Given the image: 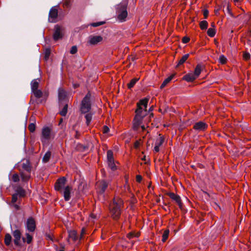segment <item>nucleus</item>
Wrapping results in <instances>:
<instances>
[{
	"label": "nucleus",
	"mask_w": 251,
	"mask_h": 251,
	"mask_svg": "<svg viewBox=\"0 0 251 251\" xmlns=\"http://www.w3.org/2000/svg\"><path fill=\"white\" fill-rule=\"evenodd\" d=\"M149 99L145 98L141 100L137 103V109L135 110V116L133 120V128L137 129L141 124L143 118L147 115V105Z\"/></svg>",
	"instance_id": "obj_1"
},
{
	"label": "nucleus",
	"mask_w": 251,
	"mask_h": 251,
	"mask_svg": "<svg viewBox=\"0 0 251 251\" xmlns=\"http://www.w3.org/2000/svg\"><path fill=\"white\" fill-rule=\"evenodd\" d=\"M123 204V201L121 199L115 198L113 202L110 205V215L114 220H118L120 218Z\"/></svg>",
	"instance_id": "obj_2"
},
{
	"label": "nucleus",
	"mask_w": 251,
	"mask_h": 251,
	"mask_svg": "<svg viewBox=\"0 0 251 251\" xmlns=\"http://www.w3.org/2000/svg\"><path fill=\"white\" fill-rule=\"evenodd\" d=\"M54 134L52 132V129L49 126H44L41 130L40 140L43 145L48 144L49 141L53 139Z\"/></svg>",
	"instance_id": "obj_3"
},
{
	"label": "nucleus",
	"mask_w": 251,
	"mask_h": 251,
	"mask_svg": "<svg viewBox=\"0 0 251 251\" xmlns=\"http://www.w3.org/2000/svg\"><path fill=\"white\" fill-rule=\"evenodd\" d=\"M90 98L91 94L88 93L82 100L80 108V110L82 113H86L90 111L91 108Z\"/></svg>",
	"instance_id": "obj_4"
},
{
	"label": "nucleus",
	"mask_w": 251,
	"mask_h": 251,
	"mask_svg": "<svg viewBox=\"0 0 251 251\" xmlns=\"http://www.w3.org/2000/svg\"><path fill=\"white\" fill-rule=\"evenodd\" d=\"M117 12L118 13V20L121 22L125 21L127 16L126 4H120L118 5L117 8Z\"/></svg>",
	"instance_id": "obj_5"
},
{
	"label": "nucleus",
	"mask_w": 251,
	"mask_h": 251,
	"mask_svg": "<svg viewBox=\"0 0 251 251\" xmlns=\"http://www.w3.org/2000/svg\"><path fill=\"white\" fill-rule=\"evenodd\" d=\"M66 178L65 177H61L58 179L54 185L55 190L62 192L66 185Z\"/></svg>",
	"instance_id": "obj_6"
},
{
	"label": "nucleus",
	"mask_w": 251,
	"mask_h": 251,
	"mask_svg": "<svg viewBox=\"0 0 251 251\" xmlns=\"http://www.w3.org/2000/svg\"><path fill=\"white\" fill-rule=\"evenodd\" d=\"M108 185V182L105 180H101L97 182L96 188L98 193L102 194L106 190Z\"/></svg>",
	"instance_id": "obj_7"
},
{
	"label": "nucleus",
	"mask_w": 251,
	"mask_h": 251,
	"mask_svg": "<svg viewBox=\"0 0 251 251\" xmlns=\"http://www.w3.org/2000/svg\"><path fill=\"white\" fill-rule=\"evenodd\" d=\"M58 17V9L56 7H52L50 9L49 15V21L51 23L57 22Z\"/></svg>",
	"instance_id": "obj_8"
},
{
	"label": "nucleus",
	"mask_w": 251,
	"mask_h": 251,
	"mask_svg": "<svg viewBox=\"0 0 251 251\" xmlns=\"http://www.w3.org/2000/svg\"><path fill=\"white\" fill-rule=\"evenodd\" d=\"M63 28L61 26L58 25H55L54 32L53 35L54 40L57 41L61 39L63 37Z\"/></svg>",
	"instance_id": "obj_9"
},
{
	"label": "nucleus",
	"mask_w": 251,
	"mask_h": 251,
	"mask_svg": "<svg viewBox=\"0 0 251 251\" xmlns=\"http://www.w3.org/2000/svg\"><path fill=\"white\" fill-rule=\"evenodd\" d=\"M167 195L172 200L174 201L177 204L180 209H183V203L179 196L172 192L168 193Z\"/></svg>",
	"instance_id": "obj_10"
},
{
	"label": "nucleus",
	"mask_w": 251,
	"mask_h": 251,
	"mask_svg": "<svg viewBox=\"0 0 251 251\" xmlns=\"http://www.w3.org/2000/svg\"><path fill=\"white\" fill-rule=\"evenodd\" d=\"M73 188L72 186L67 185L64 187L62 192H61L64 197L65 201H69L71 199V193L72 191Z\"/></svg>",
	"instance_id": "obj_11"
},
{
	"label": "nucleus",
	"mask_w": 251,
	"mask_h": 251,
	"mask_svg": "<svg viewBox=\"0 0 251 251\" xmlns=\"http://www.w3.org/2000/svg\"><path fill=\"white\" fill-rule=\"evenodd\" d=\"M207 128V125L203 122H198L193 126V128L198 131H204Z\"/></svg>",
	"instance_id": "obj_12"
},
{
	"label": "nucleus",
	"mask_w": 251,
	"mask_h": 251,
	"mask_svg": "<svg viewBox=\"0 0 251 251\" xmlns=\"http://www.w3.org/2000/svg\"><path fill=\"white\" fill-rule=\"evenodd\" d=\"M26 227L28 231L33 232L36 227L35 221L32 218H29L26 222Z\"/></svg>",
	"instance_id": "obj_13"
},
{
	"label": "nucleus",
	"mask_w": 251,
	"mask_h": 251,
	"mask_svg": "<svg viewBox=\"0 0 251 251\" xmlns=\"http://www.w3.org/2000/svg\"><path fill=\"white\" fill-rule=\"evenodd\" d=\"M102 40V37L101 36H90L89 37L88 43L90 45H95L101 42Z\"/></svg>",
	"instance_id": "obj_14"
},
{
	"label": "nucleus",
	"mask_w": 251,
	"mask_h": 251,
	"mask_svg": "<svg viewBox=\"0 0 251 251\" xmlns=\"http://www.w3.org/2000/svg\"><path fill=\"white\" fill-rule=\"evenodd\" d=\"M164 142V138L163 137L161 136L160 135H159V137L157 138L155 141V146L153 149V151L155 152H158L160 151L159 147L163 145Z\"/></svg>",
	"instance_id": "obj_15"
},
{
	"label": "nucleus",
	"mask_w": 251,
	"mask_h": 251,
	"mask_svg": "<svg viewBox=\"0 0 251 251\" xmlns=\"http://www.w3.org/2000/svg\"><path fill=\"white\" fill-rule=\"evenodd\" d=\"M13 236L14 237V244L18 246L20 244V241L21 239V234L19 230H15L13 233Z\"/></svg>",
	"instance_id": "obj_16"
},
{
	"label": "nucleus",
	"mask_w": 251,
	"mask_h": 251,
	"mask_svg": "<svg viewBox=\"0 0 251 251\" xmlns=\"http://www.w3.org/2000/svg\"><path fill=\"white\" fill-rule=\"evenodd\" d=\"M76 232L75 230H71L69 232V236L67 241L68 243H71V240L75 241L77 239Z\"/></svg>",
	"instance_id": "obj_17"
},
{
	"label": "nucleus",
	"mask_w": 251,
	"mask_h": 251,
	"mask_svg": "<svg viewBox=\"0 0 251 251\" xmlns=\"http://www.w3.org/2000/svg\"><path fill=\"white\" fill-rule=\"evenodd\" d=\"M197 77L194 74L190 73L184 76L183 79L188 82H192L195 80Z\"/></svg>",
	"instance_id": "obj_18"
},
{
	"label": "nucleus",
	"mask_w": 251,
	"mask_h": 251,
	"mask_svg": "<svg viewBox=\"0 0 251 251\" xmlns=\"http://www.w3.org/2000/svg\"><path fill=\"white\" fill-rule=\"evenodd\" d=\"M66 98V92L62 89L58 90V100L59 102L65 100Z\"/></svg>",
	"instance_id": "obj_19"
},
{
	"label": "nucleus",
	"mask_w": 251,
	"mask_h": 251,
	"mask_svg": "<svg viewBox=\"0 0 251 251\" xmlns=\"http://www.w3.org/2000/svg\"><path fill=\"white\" fill-rule=\"evenodd\" d=\"M16 193L20 197H23L25 196V190L20 186H17L15 189Z\"/></svg>",
	"instance_id": "obj_20"
},
{
	"label": "nucleus",
	"mask_w": 251,
	"mask_h": 251,
	"mask_svg": "<svg viewBox=\"0 0 251 251\" xmlns=\"http://www.w3.org/2000/svg\"><path fill=\"white\" fill-rule=\"evenodd\" d=\"M175 75H172L167 78H166L160 86V89L164 88L173 78Z\"/></svg>",
	"instance_id": "obj_21"
},
{
	"label": "nucleus",
	"mask_w": 251,
	"mask_h": 251,
	"mask_svg": "<svg viewBox=\"0 0 251 251\" xmlns=\"http://www.w3.org/2000/svg\"><path fill=\"white\" fill-rule=\"evenodd\" d=\"M30 173H28L26 172V173L21 172L20 173L22 179L23 181L26 182L30 178Z\"/></svg>",
	"instance_id": "obj_22"
},
{
	"label": "nucleus",
	"mask_w": 251,
	"mask_h": 251,
	"mask_svg": "<svg viewBox=\"0 0 251 251\" xmlns=\"http://www.w3.org/2000/svg\"><path fill=\"white\" fill-rule=\"evenodd\" d=\"M202 65L201 64H198L197 65L196 67L195 68V71H194V75L195 76H196L197 77L199 76L200 74L201 73V70H202Z\"/></svg>",
	"instance_id": "obj_23"
},
{
	"label": "nucleus",
	"mask_w": 251,
	"mask_h": 251,
	"mask_svg": "<svg viewBox=\"0 0 251 251\" xmlns=\"http://www.w3.org/2000/svg\"><path fill=\"white\" fill-rule=\"evenodd\" d=\"M39 80L34 79L33 80L31 83V90H34L37 89L39 86Z\"/></svg>",
	"instance_id": "obj_24"
},
{
	"label": "nucleus",
	"mask_w": 251,
	"mask_h": 251,
	"mask_svg": "<svg viewBox=\"0 0 251 251\" xmlns=\"http://www.w3.org/2000/svg\"><path fill=\"white\" fill-rule=\"evenodd\" d=\"M189 54H186L184 55L183 56H182V57L179 60L177 66H179V65L183 64L186 61V60L188 59V58L189 57Z\"/></svg>",
	"instance_id": "obj_25"
},
{
	"label": "nucleus",
	"mask_w": 251,
	"mask_h": 251,
	"mask_svg": "<svg viewBox=\"0 0 251 251\" xmlns=\"http://www.w3.org/2000/svg\"><path fill=\"white\" fill-rule=\"evenodd\" d=\"M51 154V153L50 151H47L45 153V154L44 155V156L43 158V162H44V163L48 162L50 158Z\"/></svg>",
	"instance_id": "obj_26"
},
{
	"label": "nucleus",
	"mask_w": 251,
	"mask_h": 251,
	"mask_svg": "<svg viewBox=\"0 0 251 251\" xmlns=\"http://www.w3.org/2000/svg\"><path fill=\"white\" fill-rule=\"evenodd\" d=\"M23 240L24 242H26L28 244H30L32 240V237L31 235H29L28 233H26L25 237H23Z\"/></svg>",
	"instance_id": "obj_27"
},
{
	"label": "nucleus",
	"mask_w": 251,
	"mask_h": 251,
	"mask_svg": "<svg viewBox=\"0 0 251 251\" xmlns=\"http://www.w3.org/2000/svg\"><path fill=\"white\" fill-rule=\"evenodd\" d=\"M32 93H33L34 96L37 98H40L42 97L43 93L42 92L37 89L34 90L32 91Z\"/></svg>",
	"instance_id": "obj_28"
},
{
	"label": "nucleus",
	"mask_w": 251,
	"mask_h": 251,
	"mask_svg": "<svg viewBox=\"0 0 251 251\" xmlns=\"http://www.w3.org/2000/svg\"><path fill=\"white\" fill-rule=\"evenodd\" d=\"M86 113L87 114L85 115V118L86 120V124L87 126H88L90 124V122L91 121L93 114L91 112H88Z\"/></svg>",
	"instance_id": "obj_29"
},
{
	"label": "nucleus",
	"mask_w": 251,
	"mask_h": 251,
	"mask_svg": "<svg viewBox=\"0 0 251 251\" xmlns=\"http://www.w3.org/2000/svg\"><path fill=\"white\" fill-rule=\"evenodd\" d=\"M68 104L65 103L62 109L59 112V114L62 116H65L67 113Z\"/></svg>",
	"instance_id": "obj_30"
},
{
	"label": "nucleus",
	"mask_w": 251,
	"mask_h": 251,
	"mask_svg": "<svg viewBox=\"0 0 251 251\" xmlns=\"http://www.w3.org/2000/svg\"><path fill=\"white\" fill-rule=\"evenodd\" d=\"M170 231L169 229H166L162 235V241L165 242L168 239Z\"/></svg>",
	"instance_id": "obj_31"
},
{
	"label": "nucleus",
	"mask_w": 251,
	"mask_h": 251,
	"mask_svg": "<svg viewBox=\"0 0 251 251\" xmlns=\"http://www.w3.org/2000/svg\"><path fill=\"white\" fill-rule=\"evenodd\" d=\"M11 241V236L9 234H6L5 236L4 243L6 245L8 246L10 244Z\"/></svg>",
	"instance_id": "obj_32"
},
{
	"label": "nucleus",
	"mask_w": 251,
	"mask_h": 251,
	"mask_svg": "<svg viewBox=\"0 0 251 251\" xmlns=\"http://www.w3.org/2000/svg\"><path fill=\"white\" fill-rule=\"evenodd\" d=\"M207 33L209 36H210L211 37H214L216 34V31H215V28H208Z\"/></svg>",
	"instance_id": "obj_33"
},
{
	"label": "nucleus",
	"mask_w": 251,
	"mask_h": 251,
	"mask_svg": "<svg viewBox=\"0 0 251 251\" xmlns=\"http://www.w3.org/2000/svg\"><path fill=\"white\" fill-rule=\"evenodd\" d=\"M138 80V78H133L132 79H131L130 82L127 85L128 88L131 89L132 87H133V86H134V85L135 84V83L137 82V81Z\"/></svg>",
	"instance_id": "obj_34"
},
{
	"label": "nucleus",
	"mask_w": 251,
	"mask_h": 251,
	"mask_svg": "<svg viewBox=\"0 0 251 251\" xmlns=\"http://www.w3.org/2000/svg\"><path fill=\"white\" fill-rule=\"evenodd\" d=\"M208 26V23L206 21H202L200 23V26L202 30L206 29Z\"/></svg>",
	"instance_id": "obj_35"
},
{
	"label": "nucleus",
	"mask_w": 251,
	"mask_h": 251,
	"mask_svg": "<svg viewBox=\"0 0 251 251\" xmlns=\"http://www.w3.org/2000/svg\"><path fill=\"white\" fill-rule=\"evenodd\" d=\"M108 166L110 168V169L112 170H115L116 169V166L115 164L114 160H110L107 161Z\"/></svg>",
	"instance_id": "obj_36"
},
{
	"label": "nucleus",
	"mask_w": 251,
	"mask_h": 251,
	"mask_svg": "<svg viewBox=\"0 0 251 251\" xmlns=\"http://www.w3.org/2000/svg\"><path fill=\"white\" fill-rule=\"evenodd\" d=\"M22 167L27 173H30V172L31 171V168L29 165V163L28 162H26V163H23L22 165Z\"/></svg>",
	"instance_id": "obj_37"
},
{
	"label": "nucleus",
	"mask_w": 251,
	"mask_h": 251,
	"mask_svg": "<svg viewBox=\"0 0 251 251\" xmlns=\"http://www.w3.org/2000/svg\"><path fill=\"white\" fill-rule=\"evenodd\" d=\"M107 161L114 160L113 152L111 150L107 151Z\"/></svg>",
	"instance_id": "obj_38"
},
{
	"label": "nucleus",
	"mask_w": 251,
	"mask_h": 251,
	"mask_svg": "<svg viewBox=\"0 0 251 251\" xmlns=\"http://www.w3.org/2000/svg\"><path fill=\"white\" fill-rule=\"evenodd\" d=\"M28 129L31 132H33L35 130L36 125L35 123H30L28 125Z\"/></svg>",
	"instance_id": "obj_39"
},
{
	"label": "nucleus",
	"mask_w": 251,
	"mask_h": 251,
	"mask_svg": "<svg viewBox=\"0 0 251 251\" xmlns=\"http://www.w3.org/2000/svg\"><path fill=\"white\" fill-rule=\"evenodd\" d=\"M226 58L224 55H221L219 57V62L222 64H225L226 62Z\"/></svg>",
	"instance_id": "obj_40"
},
{
	"label": "nucleus",
	"mask_w": 251,
	"mask_h": 251,
	"mask_svg": "<svg viewBox=\"0 0 251 251\" xmlns=\"http://www.w3.org/2000/svg\"><path fill=\"white\" fill-rule=\"evenodd\" d=\"M55 250L57 251H64L65 247L63 244H60L58 246H55Z\"/></svg>",
	"instance_id": "obj_41"
},
{
	"label": "nucleus",
	"mask_w": 251,
	"mask_h": 251,
	"mask_svg": "<svg viewBox=\"0 0 251 251\" xmlns=\"http://www.w3.org/2000/svg\"><path fill=\"white\" fill-rule=\"evenodd\" d=\"M12 180L15 182H18L20 180L19 175L17 174H13L12 176Z\"/></svg>",
	"instance_id": "obj_42"
},
{
	"label": "nucleus",
	"mask_w": 251,
	"mask_h": 251,
	"mask_svg": "<svg viewBox=\"0 0 251 251\" xmlns=\"http://www.w3.org/2000/svg\"><path fill=\"white\" fill-rule=\"evenodd\" d=\"M105 23L104 22H97V23H93L91 24V25L93 27H97L100 25H102Z\"/></svg>",
	"instance_id": "obj_43"
},
{
	"label": "nucleus",
	"mask_w": 251,
	"mask_h": 251,
	"mask_svg": "<svg viewBox=\"0 0 251 251\" xmlns=\"http://www.w3.org/2000/svg\"><path fill=\"white\" fill-rule=\"evenodd\" d=\"M77 51V48L76 46H73L70 50V53L72 54L76 53Z\"/></svg>",
	"instance_id": "obj_44"
},
{
	"label": "nucleus",
	"mask_w": 251,
	"mask_h": 251,
	"mask_svg": "<svg viewBox=\"0 0 251 251\" xmlns=\"http://www.w3.org/2000/svg\"><path fill=\"white\" fill-rule=\"evenodd\" d=\"M19 196L17 195V194H14L13 195H12V203H15L17 201H18V197Z\"/></svg>",
	"instance_id": "obj_45"
},
{
	"label": "nucleus",
	"mask_w": 251,
	"mask_h": 251,
	"mask_svg": "<svg viewBox=\"0 0 251 251\" xmlns=\"http://www.w3.org/2000/svg\"><path fill=\"white\" fill-rule=\"evenodd\" d=\"M50 50L49 49H47L46 50L45 52V58L46 60H48L49 58V56L50 55Z\"/></svg>",
	"instance_id": "obj_46"
},
{
	"label": "nucleus",
	"mask_w": 251,
	"mask_h": 251,
	"mask_svg": "<svg viewBox=\"0 0 251 251\" xmlns=\"http://www.w3.org/2000/svg\"><path fill=\"white\" fill-rule=\"evenodd\" d=\"M251 55L249 52H244L243 53V58L245 60H248L250 58Z\"/></svg>",
	"instance_id": "obj_47"
},
{
	"label": "nucleus",
	"mask_w": 251,
	"mask_h": 251,
	"mask_svg": "<svg viewBox=\"0 0 251 251\" xmlns=\"http://www.w3.org/2000/svg\"><path fill=\"white\" fill-rule=\"evenodd\" d=\"M109 131V128L107 126H103L102 131H103V133H107Z\"/></svg>",
	"instance_id": "obj_48"
},
{
	"label": "nucleus",
	"mask_w": 251,
	"mask_h": 251,
	"mask_svg": "<svg viewBox=\"0 0 251 251\" xmlns=\"http://www.w3.org/2000/svg\"><path fill=\"white\" fill-rule=\"evenodd\" d=\"M142 179V177L140 175H137L136 177V181L140 183Z\"/></svg>",
	"instance_id": "obj_49"
},
{
	"label": "nucleus",
	"mask_w": 251,
	"mask_h": 251,
	"mask_svg": "<svg viewBox=\"0 0 251 251\" xmlns=\"http://www.w3.org/2000/svg\"><path fill=\"white\" fill-rule=\"evenodd\" d=\"M140 145V141H136L134 144V147L136 149H137L139 147Z\"/></svg>",
	"instance_id": "obj_50"
},
{
	"label": "nucleus",
	"mask_w": 251,
	"mask_h": 251,
	"mask_svg": "<svg viewBox=\"0 0 251 251\" xmlns=\"http://www.w3.org/2000/svg\"><path fill=\"white\" fill-rule=\"evenodd\" d=\"M189 38H188V37H183V39H182V42L183 43H188L189 41Z\"/></svg>",
	"instance_id": "obj_51"
},
{
	"label": "nucleus",
	"mask_w": 251,
	"mask_h": 251,
	"mask_svg": "<svg viewBox=\"0 0 251 251\" xmlns=\"http://www.w3.org/2000/svg\"><path fill=\"white\" fill-rule=\"evenodd\" d=\"M208 15V11L206 9H205L203 11V16L205 18H206Z\"/></svg>",
	"instance_id": "obj_52"
},
{
	"label": "nucleus",
	"mask_w": 251,
	"mask_h": 251,
	"mask_svg": "<svg viewBox=\"0 0 251 251\" xmlns=\"http://www.w3.org/2000/svg\"><path fill=\"white\" fill-rule=\"evenodd\" d=\"M127 236L128 238L131 239L134 236V234L133 233H129L127 234Z\"/></svg>",
	"instance_id": "obj_53"
},
{
	"label": "nucleus",
	"mask_w": 251,
	"mask_h": 251,
	"mask_svg": "<svg viewBox=\"0 0 251 251\" xmlns=\"http://www.w3.org/2000/svg\"><path fill=\"white\" fill-rule=\"evenodd\" d=\"M85 233V230L84 228H83L81 230V235H80V236L81 237H82L83 235V234H84Z\"/></svg>",
	"instance_id": "obj_54"
},
{
	"label": "nucleus",
	"mask_w": 251,
	"mask_h": 251,
	"mask_svg": "<svg viewBox=\"0 0 251 251\" xmlns=\"http://www.w3.org/2000/svg\"><path fill=\"white\" fill-rule=\"evenodd\" d=\"M80 136V133H78V132L76 130L75 131V137L76 138H78L79 137V136Z\"/></svg>",
	"instance_id": "obj_55"
},
{
	"label": "nucleus",
	"mask_w": 251,
	"mask_h": 251,
	"mask_svg": "<svg viewBox=\"0 0 251 251\" xmlns=\"http://www.w3.org/2000/svg\"><path fill=\"white\" fill-rule=\"evenodd\" d=\"M13 204L14 207L16 209H19V206L18 204L14 203H12Z\"/></svg>",
	"instance_id": "obj_56"
},
{
	"label": "nucleus",
	"mask_w": 251,
	"mask_h": 251,
	"mask_svg": "<svg viewBox=\"0 0 251 251\" xmlns=\"http://www.w3.org/2000/svg\"><path fill=\"white\" fill-rule=\"evenodd\" d=\"M226 10H227V12H228L229 14L231 15V12H230V9H229V6H227Z\"/></svg>",
	"instance_id": "obj_57"
},
{
	"label": "nucleus",
	"mask_w": 251,
	"mask_h": 251,
	"mask_svg": "<svg viewBox=\"0 0 251 251\" xmlns=\"http://www.w3.org/2000/svg\"><path fill=\"white\" fill-rule=\"evenodd\" d=\"M91 218H93V219H95V218H96V216H95V215H94V214H92L91 215Z\"/></svg>",
	"instance_id": "obj_58"
},
{
	"label": "nucleus",
	"mask_w": 251,
	"mask_h": 251,
	"mask_svg": "<svg viewBox=\"0 0 251 251\" xmlns=\"http://www.w3.org/2000/svg\"><path fill=\"white\" fill-rule=\"evenodd\" d=\"M62 122H63V118H61V119H60L59 124V125H60V124H61V123Z\"/></svg>",
	"instance_id": "obj_59"
},
{
	"label": "nucleus",
	"mask_w": 251,
	"mask_h": 251,
	"mask_svg": "<svg viewBox=\"0 0 251 251\" xmlns=\"http://www.w3.org/2000/svg\"><path fill=\"white\" fill-rule=\"evenodd\" d=\"M141 127H142V129L143 130L145 129V126H142Z\"/></svg>",
	"instance_id": "obj_60"
},
{
	"label": "nucleus",
	"mask_w": 251,
	"mask_h": 251,
	"mask_svg": "<svg viewBox=\"0 0 251 251\" xmlns=\"http://www.w3.org/2000/svg\"><path fill=\"white\" fill-rule=\"evenodd\" d=\"M139 233H137L136 235H134V236L138 237H139Z\"/></svg>",
	"instance_id": "obj_61"
},
{
	"label": "nucleus",
	"mask_w": 251,
	"mask_h": 251,
	"mask_svg": "<svg viewBox=\"0 0 251 251\" xmlns=\"http://www.w3.org/2000/svg\"><path fill=\"white\" fill-rule=\"evenodd\" d=\"M211 26H212V28H214L215 27L214 24V23H212L211 24Z\"/></svg>",
	"instance_id": "obj_62"
},
{
	"label": "nucleus",
	"mask_w": 251,
	"mask_h": 251,
	"mask_svg": "<svg viewBox=\"0 0 251 251\" xmlns=\"http://www.w3.org/2000/svg\"><path fill=\"white\" fill-rule=\"evenodd\" d=\"M241 0H233L234 2H239V1H240Z\"/></svg>",
	"instance_id": "obj_63"
},
{
	"label": "nucleus",
	"mask_w": 251,
	"mask_h": 251,
	"mask_svg": "<svg viewBox=\"0 0 251 251\" xmlns=\"http://www.w3.org/2000/svg\"><path fill=\"white\" fill-rule=\"evenodd\" d=\"M142 159L143 160H146V156H144Z\"/></svg>",
	"instance_id": "obj_64"
}]
</instances>
